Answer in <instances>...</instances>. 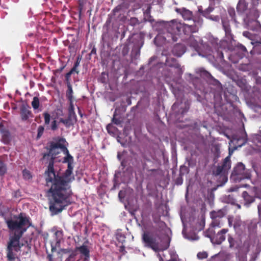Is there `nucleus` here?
<instances>
[{
    "instance_id": "nucleus-1",
    "label": "nucleus",
    "mask_w": 261,
    "mask_h": 261,
    "mask_svg": "<svg viewBox=\"0 0 261 261\" xmlns=\"http://www.w3.org/2000/svg\"><path fill=\"white\" fill-rule=\"evenodd\" d=\"M65 138L57 137L49 143L47 153L43 158L50 157L47 170L45 171L48 190L49 210L54 214L61 212L70 204L69 197L72 192L71 183L74 180L72 175L73 158L67 148Z\"/></svg>"
},
{
    "instance_id": "nucleus-2",
    "label": "nucleus",
    "mask_w": 261,
    "mask_h": 261,
    "mask_svg": "<svg viewBox=\"0 0 261 261\" xmlns=\"http://www.w3.org/2000/svg\"><path fill=\"white\" fill-rule=\"evenodd\" d=\"M15 220L9 219L6 221L8 228L14 230L13 234L9 237L7 243L6 257L8 261H15L18 259L17 253L20 252L23 244L20 243V240L27 228H23L29 223V218L20 213L18 216H14Z\"/></svg>"
},
{
    "instance_id": "nucleus-3",
    "label": "nucleus",
    "mask_w": 261,
    "mask_h": 261,
    "mask_svg": "<svg viewBox=\"0 0 261 261\" xmlns=\"http://www.w3.org/2000/svg\"><path fill=\"white\" fill-rule=\"evenodd\" d=\"M250 178V172L245 168V165L242 163H238L237 164L230 176V178L236 182Z\"/></svg>"
},
{
    "instance_id": "nucleus-4",
    "label": "nucleus",
    "mask_w": 261,
    "mask_h": 261,
    "mask_svg": "<svg viewBox=\"0 0 261 261\" xmlns=\"http://www.w3.org/2000/svg\"><path fill=\"white\" fill-rule=\"evenodd\" d=\"M69 106L68 108V116L66 119L60 118L59 123H63L66 127L69 128L73 126L76 122V116L74 112V108L73 100L69 101Z\"/></svg>"
},
{
    "instance_id": "nucleus-5",
    "label": "nucleus",
    "mask_w": 261,
    "mask_h": 261,
    "mask_svg": "<svg viewBox=\"0 0 261 261\" xmlns=\"http://www.w3.org/2000/svg\"><path fill=\"white\" fill-rule=\"evenodd\" d=\"M142 239L145 246L151 248L155 251L159 250V243L156 237L150 232H144L142 234Z\"/></svg>"
},
{
    "instance_id": "nucleus-6",
    "label": "nucleus",
    "mask_w": 261,
    "mask_h": 261,
    "mask_svg": "<svg viewBox=\"0 0 261 261\" xmlns=\"http://www.w3.org/2000/svg\"><path fill=\"white\" fill-rule=\"evenodd\" d=\"M231 168V161L230 156L225 158L222 164L218 166L216 169L213 171V174L215 176L225 175Z\"/></svg>"
},
{
    "instance_id": "nucleus-7",
    "label": "nucleus",
    "mask_w": 261,
    "mask_h": 261,
    "mask_svg": "<svg viewBox=\"0 0 261 261\" xmlns=\"http://www.w3.org/2000/svg\"><path fill=\"white\" fill-rule=\"evenodd\" d=\"M181 28V24H178L176 22H174V21H172L169 23L167 27V31L173 42L177 41V35L180 34Z\"/></svg>"
},
{
    "instance_id": "nucleus-8",
    "label": "nucleus",
    "mask_w": 261,
    "mask_h": 261,
    "mask_svg": "<svg viewBox=\"0 0 261 261\" xmlns=\"http://www.w3.org/2000/svg\"><path fill=\"white\" fill-rule=\"evenodd\" d=\"M196 73L199 74L201 78L205 80L210 84H212L215 86L220 84V83L218 80L215 79L210 72L202 68L198 69L196 70Z\"/></svg>"
},
{
    "instance_id": "nucleus-9",
    "label": "nucleus",
    "mask_w": 261,
    "mask_h": 261,
    "mask_svg": "<svg viewBox=\"0 0 261 261\" xmlns=\"http://www.w3.org/2000/svg\"><path fill=\"white\" fill-rule=\"evenodd\" d=\"M88 241L87 240L82 246L76 247L74 248L76 252L79 251L80 253L81 258H82L83 256L84 257V261H88L89 259L90 256L89 248L88 246L86 245V244H88Z\"/></svg>"
},
{
    "instance_id": "nucleus-10",
    "label": "nucleus",
    "mask_w": 261,
    "mask_h": 261,
    "mask_svg": "<svg viewBox=\"0 0 261 261\" xmlns=\"http://www.w3.org/2000/svg\"><path fill=\"white\" fill-rule=\"evenodd\" d=\"M166 65L170 67L177 69L178 76L180 77L183 73V70L177 60L173 58H167L166 60Z\"/></svg>"
},
{
    "instance_id": "nucleus-11",
    "label": "nucleus",
    "mask_w": 261,
    "mask_h": 261,
    "mask_svg": "<svg viewBox=\"0 0 261 261\" xmlns=\"http://www.w3.org/2000/svg\"><path fill=\"white\" fill-rule=\"evenodd\" d=\"M29 106L22 105L20 108V115L22 121H27L30 117H33V115L30 110Z\"/></svg>"
},
{
    "instance_id": "nucleus-12",
    "label": "nucleus",
    "mask_w": 261,
    "mask_h": 261,
    "mask_svg": "<svg viewBox=\"0 0 261 261\" xmlns=\"http://www.w3.org/2000/svg\"><path fill=\"white\" fill-rule=\"evenodd\" d=\"M228 231V229L223 228L219 231L215 236H214L212 239V243L215 244L220 245L225 240V234Z\"/></svg>"
},
{
    "instance_id": "nucleus-13",
    "label": "nucleus",
    "mask_w": 261,
    "mask_h": 261,
    "mask_svg": "<svg viewBox=\"0 0 261 261\" xmlns=\"http://www.w3.org/2000/svg\"><path fill=\"white\" fill-rule=\"evenodd\" d=\"M245 16L248 20H254L259 17V12L255 7H252L248 9Z\"/></svg>"
},
{
    "instance_id": "nucleus-14",
    "label": "nucleus",
    "mask_w": 261,
    "mask_h": 261,
    "mask_svg": "<svg viewBox=\"0 0 261 261\" xmlns=\"http://www.w3.org/2000/svg\"><path fill=\"white\" fill-rule=\"evenodd\" d=\"M248 4L245 0H239L237 6V11L238 13L245 15L249 9H248Z\"/></svg>"
},
{
    "instance_id": "nucleus-15",
    "label": "nucleus",
    "mask_w": 261,
    "mask_h": 261,
    "mask_svg": "<svg viewBox=\"0 0 261 261\" xmlns=\"http://www.w3.org/2000/svg\"><path fill=\"white\" fill-rule=\"evenodd\" d=\"M54 235L56 238V243L55 245H54L53 242L51 243V251H54L56 250L57 247L59 246L61 240L63 237V232L62 231L57 230L55 232Z\"/></svg>"
},
{
    "instance_id": "nucleus-16",
    "label": "nucleus",
    "mask_w": 261,
    "mask_h": 261,
    "mask_svg": "<svg viewBox=\"0 0 261 261\" xmlns=\"http://www.w3.org/2000/svg\"><path fill=\"white\" fill-rule=\"evenodd\" d=\"M185 51V47L182 44H176L173 49V54L178 57H181Z\"/></svg>"
},
{
    "instance_id": "nucleus-17",
    "label": "nucleus",
    "mask_w": 261,
    "mask_h": 261,
    "mask_svg": "<svg viewBox=\"0 0 261 261\" xmlns=\"http://www.w3.org/2000/svg\"><path fill=\"white\" fill-rule=\"evenodd\" d=\"M247 140L246 137H233L232 142L236 145L235 148H237L238 147H241L244 145Z\"/></svg>"
},
{
    "instance_id": "nucleus-18",
    "label": "nucleus",
    "mask_w": 261,
    "mask_h": 261,
    "mask_svg": "<svg viewBox=\"0 0 261 261\" xmlns=\"http://www.w3.org/2000/svg\"><path fill=\"white\" fill-rule=\"evenodd\" d=\"M198 31V28L196 24H185L184 26V31L186 33H192L196 32Z\"/></svg>"
},
{
    "instance_id": "nucleus-19",
    "label": "nucleus",
    "mask_w": 261,
    "mask_h": 261,
    "mask_svg": "<svg viewBox=\"0 0 261 261\" xmlns=\"http://www.w3.org/2000/svg\"><path fill=\"white\" fill-rule=\"evenodd\" d=\"M151 7L150 5L148 6L147 8L145 11L143 12L144 16V20L145 21H149L150 22H152L154 21V19L152 18V17L150 15Z\"/></svg>"
},
{
    "instance_id": "nucleus-20",
    "label": "nucleus",
    "mask_w": 261,
    "mask_h": 261,
    "mask_svg": "<svg viewBox=\"0 0 261 261\" xmlns=\"http://www.w3.org/2000/svg\"><path fill=\"white\" fill-rule=\"evenodd\" d=\"M183 18L185 20H191L193 18V14L191 11L189 10L183 8L180 12Z\"/></svg>"
},
{
    "instance_id": "nucleus-21",
    "label": "nucleus",
    "mask_w": 261,
    "mask_h": 261,
    "mask_svg": "<svg viewBox=\"0 0 261 261\" xmlns=\"http://www.w3.org/2000/svg\"><path fill=\"white\" fill-rule=\"evenodd\" d=\"M242 197L245 201V204H249L254 201V198L249 195L246 191H244L242 193Z\"/></svg>"
},
{
    "instance_id": "nucleus-22",
    "label": "nucleus",
    "mask_w": 261,
    "mask_h": 261,
    "mask_svg": "<svg viewBox=\"0 0 261 261\" xmlns=\"http://www.w3.org/2000/svg\"><path fill=\"white\" fill-rule=\"evenodd\" d=\"M225 216L224 212L220 210L218 211H213L210 213V216L211 218L220 219Z\"/></svg>"
},
{
    "instance_id": "nucleus-23",
    "label": "nucleus",
    "mask_w": 261,
    "mask_h": 261,
    "mask_svg": "<svg viewBox=\"0 0 261 261\" xmlns=\"http://www.w3.org/2000/svg\"><path fill=\"white\" fill-rule=\"evenodd\" d=\"M2 134V141L5 144H8L10 141V133L8 130H6L1 133Z\"/></svg>"
},
{
    "instance_id": "nucleus-24",
    "label": "nucleus",
    "mask_w": 261,
    "mask_h": 261,
    "mask_svg": "<svg viewBox=\"0 0 261 261\" xmlns=\"http://www.w3.org/2000/svg\"><path fill=\"white\" fill-rule=\"evenodd\" d=\"M67 90H66V97L69 101L73 100V91L72 90V85L70 84V83H68V85H67Z\"/></svg>"
},
{
    "instance_id": "nucleus-25",
    "label": "nucleus",
    "mask_w": 261,
    "mask_h": 261,
    "mask_svg": "<svg viewBox=\"0 0 261 261\" xmlns=\"http://www.w3.org/2000/svg\"><path fill=\"white\" fill-rule=\"evenodd\" d=\"M77 254V252H76V250L74 249L71 251V253L68 255V256L66 258L65 261H75L76 256Z\"/></svg>"
},
{
    "instance_id": "nucleus-26",
    "label": "nucleus",
    "mask_w": 261,
    "mask_h": 261,
    "mask_svg": "<svg viewBox=\"0 0 261 261\" xmlns=\"http://www.w3.org/2000/svg\"><path fill=\"white\" fill-rule=\"evenodd\" d=\"M32 106L34 110H36L39 108L40 106L39 99L38 97H34L33 99V101L31 103Z\"/></svg>"
},
{
    "instance_id": "nucleus-27",
    "label": "nucleus",
    "mask_w": 261,
    "mask_h": 261,
    "mask_svg": "<svg viewBox=\"0 0 261 261\" xmlns=\"http://www.w3.org/2000/svg\"><path fill=\"white\" fill-rule=\"evenodd\" d=\"M222 23L225 32L226 33H229L230 31V29L228 21L227 20L222 19Z\"/></svg>"
},
{
    "instance_id": "nucleus-28",
    "label": "nucleus",
    "mask_w": 261,
    "mask_h": 261,
    "mask_svg": "<svg viewBox=\"0 0 261 261\" xmlns=\"http://www.w3.org/2000/svg\"><path fill=\"white\" fill-rule=\"evenodd\" d=\"M212 222L211 223V226L213 228L215 227H221V223L220 221V219L217 218H212Z\"/></svg>"
},
{
    "instance_id": "nucleus-29",
    "label": "nucleus",
    "mask_w": 261,
    "mask_h": 261,
    "mask_svg": "<svg viewBox=\"0 0 261 261\" xmlns=\"http://www.w3.org/2000/svg\"><path fill=\"white\" fill-rule=\"evenodd\" d=\"M7 172V166L6 164L0 161V176L4 175Z\"/></svg>"
},
{
    "instance_id": "nucleus-30",
    "label": "nucleus",
    "mask_w": 261,
    "mask_h": 261,
    "mask_svg": "<svg viewBox=\"0 0 261 261\" xmlns=\"http://www.w3.org/2000/svg\"><path fill=\"white\" fill-rule=\"evenodd\" d=\"M152 217H153V221L154 223H155L156 224H159V225L160 227L165 225V222L161 221L160 217H159V216L155 217V216H153Z\"/></svg>"
},
{
    "instance_id": "nucleus-31",
    "label": "nucleus",
    "mask_w": 261,
    "mask_h": 261,
    "mask_svg": "<svg viewBox=\"0 0 261 261\" xmlns=\"http://www.w3.org/2000/svg\"><path fill=\"white\" fill-rule=\"evenodd\" d=\"M228 13L230 17L231 18V19L236 21V12L234 9L231 7L228 8Z\"/></svg>"
},
{
    "instance_id": "nucleus-32",
    "label": "nucleus",
    "mask_w": 261,
    "mask_h": 261,
    "mask_svg": "<svg viewBox=\"0 0 261 261\" xmlns=\"http://www.w3.org/2000/svg\"><path fill=\"white\" fill-rule=\"evenodd\" d=\"M215 231L213 230V228H209L205 232V236L211 239V241H212V239H213L214 237Z\"/></svg>"
},
{
    "instance_id": "nucleus-33",
    "label": "nucleus",
    "mask_w": 261,
    "mask_h": 261,
    "mask_svg": "<svg viewBox=\"0 0 261 261\" xmlns=\"http://www.w3.org/2000/svg\"><path fill=\"white\" fill-rule=\"evenodd\" d=\"M44 119V123L45 125H48L50 123V115L47 112H44L43 114Z\"/></svg>"
},
{
    "instance_id": "nucleus-34",
    "label": "nucleus",
    "mask_w": 261,
    "mask_h": 261,
    "mask_svg": "<svg viewBox=\"0 0 261 261\" xmlns=\"http://www.w3.org/2000/svg\"><path fill=\"white\" fill-rule=\"evenodd\" d=\"M189 109V106L188 105H186L185 103L184 107H180V110L178 113H180L181 115H184L186 113H187Z\"/></svg>"
},
{
    "instance_id": "nucleus-35",
    "label": "nucleus",
    "mask_w": 261,
    "mask_h": 261,
    "mask_svg": "<svg viewBox=\"0 0 261 261\" xmlns=\"http://www.w3.org/2000/svg\"><path fill=\"white\" fill-rule=\"evenodd\" d=\"M199 227H198V230H202L204 227V226H205V218L204 217L202 216L201 217V218L200 219V221H199Z\"/></svg>"
},
{
    "instance_id": "nucleus-36",
    "label": "nucleus",
    "mask_w": 261,
    "mask_h": 261,
    "mask_svg": "<svg viewBox=\"0 0 261 261\" xmlns=\"http://www.w3.org/2000/svg\"><path fill=\"white\" fill-rule=\"evenodd\" d=\"M112 121L113 123L116 125H120L122 123V120L120 118H116V114L115 113L113 115V117L112 119Z\"/></svg>"
},
{
    "instance_id": "nucleus-37",
    "label": "nucleus",
    "mask_w": 261,
    "mask_h": 261,
    "mask_svg": "<svg viewBox=\"0 0 261 261\" xmlns=\"http://www.w3.org/2000/svg\"><path fill=\"white\" fill-rule=\"evenodd\" d=\"M44 130V128L43 126H42V125L39 126V127L37 129V139H39L42 136V135L43 134Z\"/></svg>"
},
{
    "instance_id": "nucleus-38",
    "label": "nucleus",
    "mask_w": 261,
    "mask_h": 261,
    "mask_svg": "<svg viewBox=\"0 0 261 261\" xmlns=\"http://www.w3.org/2000/svg\"><path fill=\"white\" fill-rule=\"evenodd\" d=\"M207 253L206 252H200L197 253V256L199 259H202L207 257Z\"/></svg>"
},
{
    "instance_id": "nucleus-39",
    "label": "nucleus",
    "mask_w": 261,
    "mask_h": 261,
    "mask_svg": "<svg viewBox=\"0 0 261 261\" xmlns=\"http://www.w3.org/2000/svg\"><path fill=\"white\" fill-rule=\"evenodd\" d=\"M189 169L186 166H181L180 168L179 175L183 176L186 173H188Z\"/></svg>"
},
{
    "instance_id": "nucleus-40",
    "label": "nucleus",
    "mask_w": 261,
    "mask_h": 261,
    "mask_svg": "<svg viewBox=\"0 0 261 261\" xmlns=\"http://www.w3.org/2000/svg\"><path fill=\"white\" fill-rule=\"evenodd\" d=\"M58 128V124H57V121L56 120H54L51 122V126H50V129L53 130H56Z\"/></svg>"
},
{
    "instance_id": "nucleus-41",
    "label": "nucleus",
    "mask_w": 261,
    "mask_h": 261,
    "mask_svg": "<svg viewBox=\"0 0 261 261\" xmlns=\"http://www.w3.org/2000/svg\"><path fill=\"white\" fill-rule=\"evenodd\" d=\"M228 241L229 244V247L230 248L233 247L234 246L235 241L233 239V238L231 236H230V235H229V236H228Z\"/></svg>"
},
{
    "instance_id": "nucleus-42",
    "label": "nucleus",
    "mask_w": 261,
    "mask_h": 261,
    "mask_svg": "<svg viewBox=\"0 0 261 261\" xmlns=\"http://www.w3.org/2000/svg\"><path fill=\"white\" fill-rule=\"evenodd\" d=\"M143 168L144 170H146L147 172H155L158 171V169H149V168L145 164L143 165Z\"/></svg>"
},
{
    "instance_id": "nucleus-43",
    "label": "nucleus",
    "mask_w": 261,
    "mask_h": 261,
    "mask_svg": "<svg viewBox=\"0 0 261 261\" xmlns=\"http://www.w3.org/2000/svg\"><path fill=\"white\" fill-rule=\"evenodd\" d=\"M115 129V127L111 124H109L107 126V129L109 134L113 133V130Z\"/></svg>"
},
{
    "instance_id": "nucleus-44",
    "label": "nucleus",
    "mask_w": 261,
    "mask_h": 261,
    "mask_svg": "<svg viewBox=\"0 0 261 261\" xmlns=\"http://www.w3.org/2000/svg\"><path fill=\"white\" fill-rule=\"evenodd\" d=\"M73 250L70 248H64L61 249V252L63 254L71 253V251Z\"/></svg>"
},
{
    "instance_id": "nucleus-45",
    "label": "nucleus",
    "mask_w": 261,
    "mask_h": 261,
    "mask_svg": "<svg viewBox=\"0 0 261 261\" xmlns=\"http://www.w3.org/2000/svg\"><path fill=\"white\" fill-rule=\"evenodd\" d=\"M23 174L25 178H28V179H30V178L32 177V176L31 175V174L29 171L23 170Z\"/></svg>"
},
{
    "instance_id": "nucleus-46",
    "label": "nucleus",
    "mask_w": 261,
    "mask_h": 261,
    "mask_svg": "<svg viewBox=\"0 0 261 261\" xmlns=\"http://www.w3.org/2000/svg\"><path fill=\"white\" fill-rule=\"evenodd\" d=\"M175 182L176 184L178 185H181L183 182L182 176L179 175V177L176 178Z\"/></svg>"
},
{
    "instance_id": "nucleus-47",
    "label": "nucleus",
    "mask_w": 261,
    "mask_h": 261,
    "mask_svg": "<svg viewBox=\"0 0 261 261\" xmlns=\"http://www.w3.org/2000/svg\"><path fill=\"white\" fill-rule=\"evenodd\" d=\"M192 39H193V37L190 38L189 41H190V46H193L194 48H196L198 46V43L197 42H195V41L192 43L191 42L192 41Z\"/></svg>"
},
{
    "instance_id": "nucleus-48",
    "label": "nucleus",
    "mask_w": 261,
    "mask_h": 261,
    "mask_svg": "<svg viewBox=\"0 0 261 261\" xmlns=\"http://www.w3.org/2000/svg\"><path fill=\"white\" fill-rule=\"evenodd\" d=\"M105 75H106L105 72H102L101 73V75L100 78V81L102 83H106L107 82L106 78L105 77Z\"/></svg>"
},
{
    "instance_id": "nucleus-49",
    "label": "nucleus",
    "mask_w": 261,
    "mask_h": 261,
    "mask_svg": "<svg viewBox=\"0 0 261 261\" xmlns=\"http://www.w3.org/2000/svg\"><path fill=\"white\" fill-rule=\"evenodd\" d=\"M130 23L132 25H135L136 24H139V21L136 18H132L130 20Z\"/></svg>"
},
{
    "instance_id": "nucleus-50",
    "label": "nucleus",
    "mask_w": 261,
    "mask_h": 261,
    "mask_svg": "<svg viewBox=\"0 0 261 261\" xmlns=\"http://www.w3.org/2000/svg\"><path fill=\"white\" fill-rule=\"evenodd\" d=\"M214 9L212 7H208L205 11L202 13L203 16H205L206 14L210 13L213 11Z\"/></svg>"
},
{
    "instance_id": "nucleus-51",
    "label": "nucleus",
    "mask_w": 261,
    "mask_h": 261,
    "mask_svg": "<svg viewBox=\"0 0 261 261\" xmlns=\"http://www.w3.org/2000/svg\"><path fill=\"white\" fill-rule=\"evenodd\" d=\"M71 74L69 72H67L66 74H65V79H66V85H68V83H70V81H69V79L70 78V76H71Z\"/></svg>"
},
{
    "instance_id": "nucleus-52",
    "label": "nucleus",
    "mask_w": 261,
    "mask_h": 261,
    "mask_svg": "<svg viewBox=\"0 0 261 261\" xmlns=\"http://www.w3.org/2000/svg\"><path fill=\"white\" fill-rule=\"evenodd\" d=\"M77 67H75V66H73V67L71 68L70 71L68 72L70 73L71 74H72L74 72H75L77 74H78L79 72V71L77 70V69H76Z\"/></svg>"
},
{
    "instance_id": "nucleus-53",
    "label": "nucleus",
    "mask_w": 261,
    "mask_h": 261,
    "mask_svg": "<svg viewBox=\"0 0 261 261\" xmlns=\"http://www.w3.org/2000/svg\"><path fill=\"white\" fill-rule=\"evenodd\" d=\"M81 59H82V58L81 57H80V56L77 57V59H76V61L74 63V66H75V67H78L80 65Z\"/></svg>"
},
{
    "instance_id": "nucleus-54",
    "label": "nucleus",
    "mask_w": 261,
    "mask_h": 261,
    "mask_svg": "<svg viewBox=\"0 0 261 261\" xmlns=\"http://www.w3.org/2000/svg\"><path fill=\"white\" fill-rule=\"evenodd\" d=\"M218 57L219 58L220 60H223L224 59V55L223 53L221 51H218Z\"/></svg>"
},
{
    "instance_id": "nucleus-55",
    "label": "nucleus",
    "mask_w": 261,
    "mask_h": 261,
    "mask_svg": "<svg viewBox=\"0 0 261 261\" xmlns=\"http://www.w3.org/2000/svg\"><path fill=\"white\" fill-rule=\"evenodd\" d=\"M258 213L259 217L261 220V203L257 206Z\"/></svg>"
},
{
    "instance_id": "nucleus-56",
    "label": "nucleus",
    "mask_w": 261,
    "mask_h": 261,
    "mask_svg": "<svg viewBox=\"0 0 261 261\" xmlns=\"http://www.w3.org/2000/svg\"><path fill=\"white\" fill-rule=\"evenodd\" d=\"M6 130H7V129L5 128L3 123L1 122L0 123V132L2 133L3 132H4Z\"/></svg>"
},
{
    "instance_id": "nucleus-57",
    "label": "nucleus",
    "mask_w": 261,
    "mask_h": 261,
    "mask_svg": "<svg viewBox=\"0 0 261 261\" xmlns=\"http://www.w3.org/2000/svg\"><path fill=\"white\" fill-rule=\"evenodd\" d=\"M210 18L216 21H218L219 20V17L218 16H214L213 17L211 16Z\"/></svg>"
},
{
    "instance_id": "nucleus-58",
    "label": "nucleus",
    "mask_w": 261,
    "mask_h": 261,
    "mask_svg": "<svg viewBox=\"0 0 261 261\" xmlns=\"http://www.w3.org/2000/svg\"><path fill=\"white\" fill-rule=\"evenodd\" d=\"M121 9V7L120 6H117L113 10V12L116 13L119 12Z\"/></svg>"
},
{
    "instance_id": "nucleus-59",
    "label": "nucleus",
    "mask_w": 261,
    "mask_h": 261,
    "mask_svg": "<svg viewBox=\"0 0 261 261\" xmlns=\"http://www.w3.org/2000/svg\"><path fill=\"white\" fill-rule=\"evenodd\" d=\"M240 48L244 52L247 53V50L245 46L243 45H240Z\"/></svg>"
},
{
    "instance_id": "nucleus-60",
    "label": "nucleus",
    "mask_w": 261,
    "mask_h": 261,
    "mask_svg": "<svg viewBox=\"0 0 261 261\" xmlns=\"http://www.w3.org/2000/svg\"><path fill=\"white\" fill-rule=\"evenodd\" d=\"M47 259L48 260V261H54L53 255L50 254L47 255Z\"/></svg>"
},
{
    "instance_id": "nucleus-61",
    "label": "nucleus",
    "mask_w": 261,
    "mask_h": 261,
    "mask_svg": "<svg viewBox=\"0 0 261 261\" xmlns=\"http://www.w3.org/2000/svg\"><path fill=\"white\" fill-rule=\"evenodd\" d=\"M120 237V238H118V237H117V239L119 240V241H121V242H123V241H124V236H122L121 235L119 236Z\"/></svg>"
},
{
    "instance_id": "nucleus-62",
    "label": "nucleus",
    "mask_w": 261,
    "mask_h": 261,
    "mask_svg": "<svg viewBox=\"0 0 261 261\" xmlns=\"http://www.w3.org/2000/svg\"><path fill=\"white\" fill-rule=\"evenodd\" d=\"M78 113H79V115L81 116V117H83V114L82 113V112L79 107H78Z\"/></svg>"
},
{
    "instance_id": "nucleus-63",
    "label": "nucleus",
    "mask_w": 261,
    "mask_h": 261,
    "mask_svg": "<svg viewBox=\"0 0 261 261\" xmlns=\"http://www.w3.org/2000/svg\"><path fill=\"white\" fill-rule=\"evenodd\" d=\"M121 165L122 167H125L126 166V162L124 160H122L121 162Z\"/></svg>"
},
{
    "instance_id": "nucleus-64",
    "label": "nucleus",
    "mask_w": 261,
    "mask_h": 261,
    "mask_svg": "<svg viewBox=\"0 0 261 261\" xmlns=\"http://www.w3.org/2000/svg\"><path fill=\"white\" fill-rule=\"evenodd\" d=\"M178 107V104L177 103H174V105H173L172 106V109L173 110H175L176 109V108H177Z\"/></svg>"
}]
</instances>
